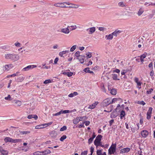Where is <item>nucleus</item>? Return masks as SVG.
Instances as JSON below:
<instances>
[{"instance_id": "nucleus-1", "label": "nucleus", "mask_w": 155, "mask_h": 155, "mask_svg": "<svg viewBox=\"0 0 155 155\" xmlns=\"http://www.w3.org/2000/svg\"><path fill=\"white\" fill-rule=\"evenodd\" d=\"M116 151V143H112L108 150V154L109 155H111L112 154H114Z\"/></svg>"}, {"instance_id": "nucleus-2", "label": "nucleus", "mask_w": 155, "mask_h": 155, "mask_svg": "<svg viewBox=\"0 0 155 155\" xmlns=\"http://www.w3.org/2000/svg\"><path fill=\"white\" fill-rule=\"evenodd\" d=\"M19 57L18 54H10V61L14 62L18 60Z\"/></svg>"}, {"instance_id": "nucleus-3", "label": "nucleus", "mask_w": 155, "mask_h": 155, "mask_svg": "<svg viewBox=\"0 0 155 155\" xmlns=\"http://www.w3.org/2000/svg\"><path fill=\"white\" fill-rule=\"evenodd\" d=\"M53 5L56 7H60V8H68V7L66 5H65V3L64 2L56 3H55L54 5Z\"/></svg>"}, {"instance_id": "nucleus-4", "label": "nucleus", "mask_w": 155, "mask_h": 155, "mask_svg": "<svg viewBox=\"0 0 155 155\" xmlns=\"http://www.w3.org/2000/svg\"><path fill=\"white\" fill-rule=\"evenodd\" d=\"M134 81L137 84V87L139 89H140L141 88V83L139 81L138 78L137 77L135 78Z\"/></svg>"}, {"instance_id": "nucleus-5", "label": "nucleus", "mask_w": 155, "mask_h": 155, "mask_svg": "<svg viewBox=\"0 0 155 155\" xmlns=\"http://www.w3.org/2000/svg\"><path fill=\"white\" fill-rule=\"evenodd\" d=\"M102 137V135L100 134L98 135L96 137V139L94 141V145L101 142Z\"/></svg>"}, {"instance_id": "nucleus-6", "label": "nucleus", "mask_w": 155, "mask_h": 155, "mask_svg": "<svg viewBox=\"0 0 155 155\" xmlns=\"http://www.w3.org/2000/svg\"><path fill=\"white\" fill-rule=\"evenodd\" d=\"M36 67L37 66L36 65H28V66L22 69V71H28L31 69L36 68Z\"/></svg>"}, {"instance_id": "nucleus-7", "label": "nucleus", "mask_w": 155, "mask_h": 155, "mask_svg": "<svg viewBox=\"0 0 155 155\" xmlns=\"http://www.w3.org/2000/svg\"><path fill=\"white\" fill-rule=\"evenodd\" d=\"M111 103V99L110 98H107L103 101V104L105 106L108 105Z\"/></svg>"}, {"instance_id": "nucleus-8", "label": "nucleus", "mask_w": 155, "mask_h": 155, "mask_svg": "<svg viewBox=\"0 0 155 155\" xmlns=\"http://www.w3.org/2000/svg\"><path fill=\"white\" fill-rule=\"evenodd\" d=\"M130 148L127 147L121 149L120 150V153H128L130 151Z\"/></svg>"}, {"instance_id": "nucleus-9", "label": "nucleus", "mask_w": 155, "mask_h": 155, "mask_svg": "<svg viewBox=\"0 0 155 155\" xmlns=\"http://www.w3.org/2000/svg\"><path fill=\"white\" fill-rule=\"evenodd\" d=\"M70 26H68L67 28L62 29L61 32L65 34H68L70 32V31L68 28Z\"/></svg>"}, {"instance_id": "nucleus-10", "label": "nucleus", "mask_w": 155, "mask_h": 155, "mask_svg": "<svg viewBox=\"0 0 155 155\" xmlns=\"http://www.w3.org/2000/svg\"><path fill=\"white\" fill-rule=\"evenodd\" d=\"M148 132L147 130H144L141 132V136L144 138H146L148 136Z\"/></svg>"}, {"instance_id": "nucleus-11", "label": "nucleus", "mask_w": 155, "mask_h": 155, "mask_svg": "<svg viewBox=\"0 0 155 155\" xmlns=\"http://www.w3.org/2000/svg\"><path fill=\"white\" fill-rule=\"evenodd\" d=\"M103 149L97 150L96 151L97 155H107L106 152H103Z\"/></svg>"}, {"instance_id": "nucleus-12", "label": "nucleus", "mask_w": 155, "mask_h": 155, "mask_svg": "<svg viewBox=\"0 0 155 155\" xmlns=\"http://www.w3.org/2000/svg\"><path fill=\"white\" fill-rule=\"evenodd\" d=\"M88 30H89V34H91L95 31L96 30V28L95 27H92L87 29L86 31H88Z\"/></svg>"}, {"instance_id": "nucleus-13", "label": "nucleus", "mask_w": 155, "mask_h": 155, "mask_svg": "<svg viewBox=\"0 0 155 155\" xmlns=\"http://www.w3.org/2000/svg\"><path fill=\"white\" fill-rule=\"evenodd\" d=\"M98 104V102L95 101L94 103L89 106L88 108L91 109H93Z\"/></svg>"}, {"instance_id": "nucleus-14", "label": "nucleus", "mask_w": 155, "mask_h": 155, "mask_svg": "<svg viewBox=\"0 0 155 155\" xmlns=\"http://www.w3.org/2000/svg\"><path fill=\"white\" fill-rule=\"evenodd\" d=\"M41 155H46L51 153V151L49 150H46L44 151H41Z\"/></svg>"}, {"instance_id": "nucleus-15", "label": "nucleus", "mask_w": 155, "mask_h": 155, "mask_svg": "<svg viewBox=\"0 0 155 155\" xmlns=\"http://www.w3.org/2000/svg\"><path fill=\"white\" fill-rule=\"evenodd\" d=\"M117 114L116 111H114L111 113L110 115V117L112 118H114L117 117Z\"/></svg>"}, {"instance_id": "nucleus-16", "label": "nucleus", "mask_w": 155, "mask_h": 155, "mask_svg": "<svg viewBox=\"0 0 155 155\" xmlns=\"http://www.w3.org/2000/svg\"><path fill=\"white\" fill-rule=\"evenodd\" d=\"M0 152L4 155H7L8 153L7 151L4 150L2 147H0Z\"/></svg>"}, {"instance_id": "nucleus-17", "label": "nucleus", "mask_w": 155, "mask_h": 155, "mask_svg": "<svg viewBox=\"0 0 155 155\" xmlns=\"http://www.w3.org/2000/svg\"><path fill=\"white\" fill-rule=\"evenodd\" d=\"M13 103L15 106H20L21 105V102L19 101H14Z\"/></svg>"}, {"instance_id": "nucleus-18", "label": "nucleus", "mask_w": 155, "mask_h": 155, "mask_svg": "<svg viewBox=\"0 0 155 155\" xmlns=\"http://www.w3.org/2000/svg\"><path fill=\"white\" fill-rule=\"evenodd\" d=\"M28 119H31L32 118H34L35 120L37 119L38 118V116L36 115H32L30 114L27 117Z\"/></svg>"}, {"instance_id": "nucleus-19", "label": "nucleus", "mask_w": 155, "mask_h": 155, "mask_svg": "<svg viewBox=\"0 0 155 155\" xmlns=\"http://www.w3.org/2000/svg\"><path fill=\"white\" fill-rule=\"evenodd\" d=\"M118 5L119 7H126L127 6L126 3L122 1L119 2L118 3Z\"/></svg>"}, {"instance_id": "nucleus-20", "label": "nucleus", "mask_w": 155, "mask_h": 155, "mask_svg": "<svg viewBox=\"0 0 155 155\" xmlns=\"http://www.w3.org/2000/svg\"><path fill=\"white\" fill-rule=\"evenodd\" d=\"M79 6V5H76L71 3V5L69 7H68V8H78Z\"/></svg>"}, {"instance_id": "nucleus-21", "label": "nucleus", "mask_w": 155, "mask_h": 155, "mask_svg": "<svg viewBox=\"0 0 155 155\" xmlns=\"http://www.w3.org/2000/svg\"><path fill=\"white\" fill-rule=\"evenodd\" d=\"M21 142V139L13 140L10 138V142L16 143L18 142Z\"/></svg>"}, {"instance_id": "nucleus-22", "label": "nucleus", "mask_w": 155, "mask_h": 155, "mask_svg": "<svg viewBox=\"0 0 155 155\" xmlns=\"http://www.w3.org/2000/svg\"><path fill=\"white\" fill-rule=\"evenodd\" d=\"M69 52V50L67 51H61L59 52V55L62 57L63 56V55L64 54H66L67 53H68Z\"/></svg>"}, {"instance_id": "nucleus-23", "label": "nucleus", "mask_w": 155, "mask_h": 155, "mask_svg": "<svg viewBox=\"0 0 155 155\" xmlns=\"http://www.w3.org/2000/svg\"><path fill=\"white\" fill-rule=\"evenodd\" d=\"M63 74L64 75H66L68 77L71 76L73 74V73L72 72H65L63 73Z\"/></svg>"}, {"instance_id": "nucleus-24", "label": "nucleus", "mask_w": 155, "mask_h": 155, "mask_svg": "<svg viewBox=\"0 0 155 155\" xmlns=\"http://www.w3.org/2000/svg\"><path fill=\"white\" fill-rule=\"evenodd\" d=\"M78 94L77 92H74L73 93H71L69 94L68 96L70 97H72L74 96H77Z\"/></svg>"}, {"instance_id": "nucleus-25", "label": "nucleus", "mask_w": 155, "mask_h": 155, "mask_svg": "<svg viewBox=\"0 0 155 155\" xmlns=\"http://www.w3.org/2000/svg\"><path fill=\"white\" fill-rule=\"evenodd\" d=\"M113 36L112 34L109 35H106L105 36V38H107V40H112L113 38Z\"/></svg>"}, {"instance_id": "nucleus-26", "label": "nucleus", "mask_w": 155, "mask_h": 155, "mask_svg": "<svg viewBox=\"0 0 155 155\" xmlns=\"http://www.w3.org/2000/svg\"><path fill=\"white\" fill-rule=\"evenodd\" d=\"M121 32V31L118 30L117 31L116 30L114 32L112 33L111 34L113 36H115L116 37L117 36V34L120 33Z\"/></svg>"}, {"instance_id": "nucleus-27", "label": "nucleus", "mask_w": 155, "mask_h": 155, "mask_svg": "<svg viewBox=\"0 0 155 155\" xmlns=\"http://www.w3.org/2000/svg\"><path fill=\"white\" fill-rule=\"evenodd\" d=\"M73 122L74 124H78L80 122L79 118L78 117L74 118L73 120Z\"/></svg>"}, {"instance_id": "nucleus-28", "label": "nucleus", "mask_w": 155, "mask_h": 155, "mask_svg": "<svg viewBox=\"0 0 155 155\" xmlns=\"http://www.w3.org/2000/svg\"><path fill=\"white\" fill-rule=\"evenodd\" d=\"M78 117L79 118V121H84L87 119V117L86 116H81Z\"/></svg>"}, {"instance_id": "nucleus-29", "label": "nucleus", "mask_w": 155, "mask_h": 155, "mask_svg": "<svg viewBox=\"0 0 155 155\" xmlns=\"http://www.w3.org/2000/svg\"><path fill=\"white\" fill-rule=\"evenodd\" d=\"M143 12V10L141 8H140L139 10V11L137 13V14L139 16H140L142 14Z\"/></svg>"}, {"instance_id": "nucleus-30", "label": "nucleus", "mask_w": 155, "mask_h": 155, "mask_svg": "<svg viewBox=\"0 0 155 155\" xmlns=\"http://www.w3.org/2000/svg\"><path fill=\"white\" fill-rule=\"evenodd\" d=\"M9 64H6L3 67V70L5 71H7L9 70Z\"/></svg>"}, {"instance_id": "nucleus-31", "label": "nucleus", "mask_w": 155, "mask_h": 155, "mask_svg": "<svg viewBox=\"0 0 155 155\" xmlns=\"http://www.w3.org/2000/svg\"><path fill=\"white\" fill-rule=\"evenodd\" d=\"M95 145L96 147V149L99 146H101L103 148H104V145L102 144L101 141L99 142V143H97Z\"/></svg>"}, {"instance_id": "nucleus-32", "label": "nucleus", "mask_w": 155, "mask_h": 155, "mask_svg": "<svg viewBox=\"0 0 155 155\" xmlns=\"http://www.w3.org/2000/svg\"><path fill=\"white\" fill-rule=\"evenodd\" d=\"M120 118L122 119L123 117L125 116V113L124 110H122L120 112Z\"/></svg>"}, {"instance_id": "nucleus-33", "label": "nucleus", "mask_w": 155, "mask_h": 155, "mask_svg": "<svg viewBox=\"0 0 155 155\" xmlns=\"http://www.w3.org/2000/svg\"><path fill=\"white\" fill-rule=\"evenodd\" d=\"M84 57L81 56L78 58V59L79 60V61L81 63H83L84 62Z\"/></svg>"}, {"instance_id": "nucleus-34", "label": "nucleus", "mask_w": 155, "mask_h": 155, "mask_svg": "<svg viewBox=\"0 0 155 155\" xmlns=\"http://www.w3.org/2000/svg\"><path fill=\"white\" fill-rule=\"evenodd\" d=\"M112 78L114 80H119V79L117 78V76L116 74H112Z\"/></svg>"}, {"instance_id": "nucleus-35", "label": "nucleus", "mask_w": 155, "mask_h": 155, "mask_svg": "<svg viewBox=\"0 0 155 155\" xmlns=\"http://www.w3.org/2000/svg\"><path fill=\"white\" fill-rule=\"evenodd\" d=\"M110 93L113 95H116L117 93L116 90L115 89H111L110 91Z\"/></svg>"}, {"instance_id": "nucleus-36", "label": "nucleus", "mask_w": 155, "mask_h": 155, "mask_svg": "<svg viewBox=\"0 0 155 155\" xmlns=\"http://www.w3.org/2000/svg\"><path fill=\"white\" fill-rule=\"evenodd\" d=\"M67 138V136L65 135L62 136L60 139V140L61 141H63L64 140Z\"/></svg>"}, {"instance_id": "nucleus-37", "label": "nucleus", "mask_w": 155, "mask_h": 155, "mask_svg": "<svg viewBox=\"0 0 155 155\" xmlns=\"http://www.w3.org/2000/svg\"><path fill=\"white\" fill-rule=\"evenodd\" d=\"M112 107H113L112 106H110V109H108V110H104V112H108V113L110 112H111V111L113 110Z\"/></svg>"}, {"instance_id": "nucleus-38", "label": "nucleus", "mask_w": 155, "mask_h": 155, "mask_svg": "<svg viewBox=\"0 0 155 155\" xmlns=\"http://www.w3.org/2000/svg\"><path fill=\"white\" fill-rule=\"evenodd\" d=\"M147 53L146 52H145L142 55H140V58H142L144 59L147 57Z\"/></svg>"}, {"instance_id": "nucleus-39", "label": "nucleus", "mask_w": 155, "mask_h": 155, "mask_svg": "<svg viewBox=\"0 0 155 155\" xmlns=\"http://www.w3.org/2000/svg\"><path fill=\"white\" fill-rule=\"evenodd\" d=\"M92 53L88 52L86 54L87 56V57L88 58H90L91 57H92Z\"/></svg>"}, {"instance_id": "nucleus-40", "label": "nucleus", "mask_w": 155, "mask_h": 155, "mask_svg": "<svg viewBox=\"0 0 155 155\" xmlns=\"http://www.w3.org/2000/svg\"><path fill=\"white\" fill-rule=\"evenodd\" d=\"M76 48V45H73L70 49V51L71 52L73 51Z\"/></svg>"}, {"instance_id": "nucleus-41", "label": "nucleus", "mask_w": 155, "mask_h": 155, "mask_svg": "<svg viewBox=\"0 0 155 155\" xmlns=\"http://www.w3.org/2000/svg\"><path fill=\"white\" fill-rule=\"evenodd\" d=\"M52 122H50L48 123L43 124V126L47 127L52 124Z\"/></svg>"}, {"instance_id": "nucleus-42", "label": "nucleus", "mask_w": 155, "mask_h": 155, "mask_svg": "<svg viewBox=\"0 0 155 155\" xmlns=\"http://www.w3.org/2000/svg\"><path fill=\"white\" fill-rule=\"evenodd\" d=\"M15 45L18 47H20L21 46V44L18 41H17L15 44Z\"/></svg>"}, {"instance_id": "nucleus-43", "label": "nucleus", "mask_w": 155, "mask_h": 155, "mask_svg": "<svg viewBox=\"0 0 155 155\" xmlns=\"http://www.w3.org/2000/svg\"><path fill=\"white\" fill-rule=\"evenodd\" d=\"M155 5V2L154 3H151L150 4L149 3L146 2L144 4L145 5Z\"/></svg>"}, {"instance_id": "nucleus-44", "label": "nucleus", "mask_w": 155, "mask_h": 155, "mask_svg": "<svg viewBox=\"0 0 155 155\" xmlns=\"http://www.w3.org/2000/svg\"><path fill=\"white\" fill-rule=\"evenodd\" d=\"M137 103L138 104H140V105H144L145 104V103L143 101H138L137 102Z\"/></svg>"}, {"instance_id": "nucleus-45", "label": "nucleus", "mask_w": 155, "mask_h": 155, "mask_svg": "<svg viewBox=\"0 0 155 155\" xmlns=\"http://www.w3.org/2000/svg\"><path fill=\"white\" fill-rule=\"evenodd\" d=\"M98 30L100 31H106L107 29L106 28L104 27H99L98 28Z\"/></svg>"}, {"instance_id": "nucleus-46", "label": "nucleus", "mask_w": 155, "mask_h": 155, "mask_svg": "<svg viewBox=\"0 0 155 155\" xmlns=\"http://www.w3.org/2000/svg\"><path fill=\"white\" fill-rule=\"evenodd\" d=\"M151 114L147 112V118L149 120L151 118Z\"/></svg>"}, {"instance_id": "nucleus-47", "label": "nucleus", "mask_w": 155, "mask_h": 155, "mask_svg": "<svg viewBox=\"0 0 155 155\" xmlns=\"http://www.w3.org/2000/svg\"><path fill=\"white\" fill-rule=\"evenodd\" d=\"M69 111H70L68 110H61V114H62L68 113L69 112Z\"/></svg>"}, {"instance_id": "nucleus-48", "label": "nucleus", "mask_w": 155, "mask_h": 155, "mask_svg": "<svg viewBox=\"0 0 155 155\" xmlns=\"http://www.w3.org/2000/svg\"><path fill=\"white\" fill-rule=\"evenodd\" d=\"M75 56L77 58H78L81 56L80 55V52L79 51H77L74 54Z\"/></svg>"}, {"instance_id": "nucleus-49", "label": "nucleus", "mask_w": 155, "mask_h": 155, "mask_svg": "<svg viewBox=\"0 0 155 155\" xmlns=\"http://www.w3.org/2000/svg\"><path fill=\"white\" fill-rule=\"evenodd\" d=\"M51 82V81L50 79H48V80H45L44 82V84H47L49 83H50Z\"/></svg>"}, {"instance_id": "nucleus-50", "label": "nucleus", "mask_w": 155, "mask_h": 155, "mask_svg": "<svg viewBox=\"0 0 155 155\" xmlns=\"http://www.w3.org/2000/svg\"><path fill=\"white\" fill-rule=\"evenodd\" d=\"M42 126H43V124L37 125L35 126V128L36 129H38L44 128L43 127H42Z\"/></svg>"}, {"instance_id": "nucleus-51", "label": "nucleus", "mask_w": 155, "mask_h": 155, "mask_svg": "<svg viewBox=\"0 0 155 155\" xmlns=\"http://www.w3.org/2000/svg\"><path fill=\"white\" fill-rule=\"evenodd\" d=\"M67 129V127L66 126H64L62 127H61L60 129V131H62L66 130Z\"/></svg>"}, {"instance_id": "nucleus-52", "label": "nucleus", "mask_w": 155, "mask_h": 155, "mask_svg": "<svg viewBox=\"0 0 155 155\" xmlns=\"http://www.w3.org/2000/svg\"><path fill=\"white\" fill-rule=\"evenodd\" d=\"M153 90V89L152 88H150L148 91H147L146 93L148 94H151Z\"/></svg>"}, {"instance_id": "nucleus-53", "label": "nucleus", "mask_w": 155, "mask_h": 155, "mask_svg": "<svg viewBox=\"0 0 155 155\" xmlns=\"http://www.w3.org/2000/svg\"><path fill=\"white\" fill-rule=\"evenodd\" d=\"M93 140H94V139H93V138H92L91 137L88 140V143L89 144H91L92 143Z\"/></svg>"}, {"instance_id": "nucleus-54", "label": "nucleus", "mask_w": 155, "mask_h": 155, "mask_svg": "<svg viewBox=\"0 0 155 155\" xmlns=\"http://www.w3.org/2000/svg\"><path fill=\"white\" fill-rule=\"evenodd\" d=\"M41 151H36L33 153L34 155H41Z\"/></svg>"}, {"instance_id": "nucleus-55", "label": "nucleus", "mask_w": 155, "mask_h": 155, "mask_svg": "<svg viewBox=\"0 0 155 155\" xmlns=\"http://www.w3.org/2000/svg\"><path fill=\"white\" fill-rule=\"evenodd\" d=\"M84 122H83V123H82L81 124H80V125H79L78 126V127L79 128H84L85 127L84 126Z\"/></svg>"}, {"instance_id": "nucleus-56", "label": "nucleus", "mask_w": 155, "mask_h": 155, "mask_svg": "<svg viewBox=\"0 0 155 155\" xmlns=\"http://www.w3.org/2000/svg\"><path fill=\"white\" fill-rule=\"evenodd\" d=\"M30 132L28 131H21L20 132V133L21 134H26L28 133H29Z\"/></svg>"}, {"instance_id": "nucleus-57", "label": "nucleus", "mask_w": 155, "mask_h": 155, "mask_svg": "<svg viewBox=\"0 0 155 155\" xmlns=\"http://www.w3.org/2000/svg\"><path fill=\"white\" fill-rule=\"evenodd\" d=\"M87 150L81 152V155H87Z\"/></svg>"}, {"instance_id": "nucleus-58", "label": "nucleus", "mask_w": 155, "mask_h": 155, "mask_svg": "<svg viewBox=\"0 0 155 155\" xmlns=\"http://www.w3.org/2000/svg\"><path fill=\"white\" fill-rule=\"evenodd\" d=\"M84 71L85 72L87 73L88 72H89V71H90V68H89L88 67L87 68L84 69Z\"/></svg>"}, {"instance_id": "nucleus-59", "label": "nucleus", "mask_w": 155, "mask_h": 155, "mask_svg": "<svg viewBox=\"0 0 155 155\" xmlns=\"http://www.w3.org/2000/svg\"><path fill=\"white\" fill-rule=\"evenodd\" d=\"M94 151V148L92 147H91L90 148V152H91V153L90 154H91V155H92Z\"/></svg>"}, {"instance_id": "nucleus-60", "label": "nucleus", "mask_w": 155, "mask_h": 155, "mask_svg": "<svg viewBox=\"0 0 155 155\" xmlns=\"http://www.w3.org/2000/svg\"><path fill=\"white\" fill-rule=\"evenodd\" d=\"M61 114V111H60L59 112H58L57 113H55L54 114H53V116H58L59 115H60Z\"/></svg>"}, {"instance_id": "nucleus-61", "label": "nucleus", "mask_w": 155, "mask_h": 155, "mask_svg": "<svg viewBox=\"0 0 155 155\" xmlns=\"http://www.w3.org/2000/svg\"><path fill=\"white\" fill-rule=\"evenodd\" d=\"M152 110L153 108L152 107H150L149 108L147 112L152 114Z\"/></svg>"}, {"instance_id": "nucleus-62", "label": "nucleus", "mask_w": 155, "mask_h": 155, "mask_svg": "<svg viewBox=\"0 0 155 155\" xmlns=\"http://www.w3.org/2000/svg\"><path fill=\"white\" fill-rule=\"evenodd\" d=\"M4 140L6 143L10 141V138L8 137H6L5 138Z\"/></svg>"}, {"instance_id": "nucleus-63", "label": "nucleus", "mask_w": 155, "mask_h": 155, "mask_svg": "<svg viewBox=\"0 0 155 155\" xmlns=\"http://www.w3.org/2000/svg\"><path fill=\"white\" fill-rule=\"evenodd\" d=\"M84 124H85V125H86V126H87L89 125V124H90V122L89 121H87L84 122Z\"/></svg>"}, {"instance_id": "nucleus-64", "label": "nucleus", "mask_w": 155, "mask_h": 155, "mask_svg": "<svg viewBox=\"0 0 155 155\" xmlns=\"http://www.w3.org/2000/svg\"><path fill=\"white\" fill-rule=\"evenodd\" d=\"M118 99L116 98H113L112 100L111 99V103H114L115 101H118Z\"/></svg>"}]
</instances>
